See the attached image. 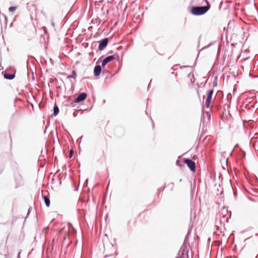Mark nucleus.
Masks as SVG:
<instances>
[{
    "label": "nucleus",
    "instance_id": "4468645a",
    "mask_svg": "<svg viewBox=\"0 0 258 258\" xmlns=\"http://www.w3.org/2000/svg\"><path fill=\"white\" fill-rule=\"evenodd\" d=\"M188 77L190 78V82L191 83H194L195 82V79L194 78V74L192 73H190L188 75Z\"/></svg>",
    "mask_w": 258,
    "mask_h": 258
},
{
    "label": "nucleus",
    "instance_id": "9b49d317",
    "mask_svg": "<svg viewBox=\"0 0 258 258\" xmlns=\"http://www.w3.org/2000/svg\"><path fill=\"white\" fill-rule=\"evenodd\" d=\"M59 111V109L58 107L56 105V104H55L54 105V107H53V115L56 116L58 114Z\"/></svg>",
    "mask_w": 258,
    "mask_h": 258
},
{
    "label": "nucleus",
    "instance_id": "f8f14e48",
    "mask_svg": "<svg viewBox=\"0 0 258 258\" xmlns=\"http://www.w3.org/2000/svg\"><path fill=\"white\" fill-rule=\"evenodd\" d=\"M44 200L45 204L46 206V207H49L50 204L49 198L47 196H44Z\"/></svg>",
    "mask_w": 258,
    "mask_h": 258
},
{
    "label": "nucleus",
    "instance_id": "1a4fd4ad",
    "mask_svg": "<svg viewBox=\"0 0 258 258\" xmlns=\"http://www.w3.org/2000/svg\"><path fill=\"white\" fill-rule=\"evenodd\" d=\"M230 215H231V212L230 213H228V211L227 208L223 207L220 212V215L221 216H229Z\"/></svg>",
    "mask_w": 258,
    "mask_h": 258
},
{
    "label": "nucleus",
    "instance_id": "9d476101",
    "mask_svg": "<svg viewBox=\"0 0 258 258\" xmlns=\"http://www.w3.org/2000/svg\"><path fill=\"white\" fill-rule=\"evenodd\" d=\"M4 77L7 80H12L15 78V74H8L5 73L4 75Z\"/></svg>",
    "mask_w": 258,
    "mask_h": 258
},
{
    "label": "nucleus",
    "instance_id": "b1692460",
    "mask_svg": "<svg viewBox=\"0 0 258 258\" xmlns=\"http://www.w3.org/2000/svg\"><path fill=\"white\" fill-rule=\"evenodd\" d=\"M3 169L0 170V174L2 172Z\"/></svg>",
    "mask_w": 258,
    "mask_h": 258
},
{
    "label": "nucleus",
    "instance_id": "aec40b11",
    "mask_svg": "<svg viewBox=\"0 0 258 258\" xmlns=\"http://www.w3.org/2000/svg\"><path fill=\"white\" fill-rule=\"evenodd\" d=\"M30 210H31V208H29V209H28V214H29V213L30 212Z\"/></svg>",
    "mask_w": 258,
    "mask_h": 258
},
{
    "label": "nucleus",
    "instance_id": "6ab92c4d",
    "mask_svg": "<svg viewBox=\"0 0 258 258\" xmlns=\"http://www.w3.org/2000/svg\"><path fill=\"white\" fill-rule=\"evenodd\" d=\"M21 251H20L19 253H18V256H17V258H20V254H21Z\"/></svg>",
    "mask_w": 258,
    "mask_h": 258
},
{
    "label": "nucleus",
    "instance_id": "bb28decb",
    "mask_svg": "<svg viewBox=\"0 0 258 258\" xmlns=\"http://www.w3.org/2000/svg\"><path fill=\"white\" fill-rule=\"evenodd\" d=\"M109 53H112V51H110L109 52Z\"/></svg>",
    "mask_w": 258,
    "mask_h": 258
},
{
    "label": "nucleus",
    "instance_id": "4be33fe9",
    "mask_svg": "<svg viewBox=\"0 0 258 258\" xmlns=\"http://www.w3.org/2000/svg\"><path fill=\"white\" fill-rule=\"evenodd\" d=\"M207 114L208 115L210 116V113L209 112H207Z\"/></svg>",
    "mask_w": 258,
    "mask_h": 258
},
{
    "label": "nucleus",
    "instance_id": "a211bd4d",
    "mask_svg": "<svg viewBox=\"0 0 258 258\" xmlns=\"http://www.w3.org/2000/svg\"><path fill=\"white\" fill-rule=\"evenodd\" d=\"M74 154V151L73 149H71L69 152V157L71 158L72 157Z\"/></svg>",
    "mask_w": 258,
    "mask_h": 258
},
{
    "label": "nucleus",
    "instance_id": "39448f33",
    "mask_svg": "<svg viewBox=\"0 0 258 258\" xmlns=\"http://www.w3.org/2000/svg\"><path fill=\"white\" fill-rule=\"evenodd\" d=\"M87 95L86 93L83 92L79 94L75 100V103H79L86 99Z\"/></svg>",
    "mask_w": 258,
    "mask_h": 258
},
{
    "label": "nucleus",
    "instance_id": "f03ea898",
    "mask_svg": "<svg viewBox=\"0 0 258 258\" xmlns=\"http://www.w3.org/2000/svg\"><path fill=\"white\" fill-rule=\"evenodd\" d=\"M191 231V227L189 228L188 232L185 237L184 243L180 247L179 251H178L177 256L175 258H188V250L187 247L185 244V242L187 240L189 235L190 234Z\"/></svg>",
    "mask_w": 258,
    "mask_h": 258
},
{
    "label": "nucleus",
    "instance_id": "7ed1b4c3",
    "mask_svg": "<svg viewBox=\"0 0 258 258\" xmlns=\"http://www.w3.org/2000/svg\"><path fill=\"white\" fill-rule=\"evenodd\" d=\"M184 163L186 164L187 167L192 172H195L196 170V163L195 162L188 158L184 159Z\"/></svg>",
    "mask_w": 258,
    "mask_h": 258
},
{
    "label": "nucleus",
    "instance_id": "20e7f679",
    "mask_svg": "<svg viewBox=\"0 0 258 258\" xmlns=\"http://www.w3.org/2000/svg\"><path fill=\"white\" fill-rule=\"evenodd\" d=\"M108 43V38H105L101 40L99 42V46H98V49L100 51L103 50L107 45V44Z\"/></svg>",
    "mask_w": 258,
    "mask_h": 258
},
{
    "label": "nucleus",
    "instance_id": "0eeeda50",
    "mask_svg": "<svg viewBox=\"0 0 258 258\" xmlns=\"http://www.w3.org/2000/svg\"><path fill=\"white\" fill-rule=\"evenodd\" d=\"M230 218V215L229 216H221L220 219V223L221 225L225 226V223L228 222L229 219Z\"/></svg>",
    "mask_w": 258,
    "mask_h": 258
},
{
    "label": "nucleus",
    "instance_id": "2eb2a0df",
    "mask_svg": "<svg viewBox=\"0 0 258 258\" xmlns=\"http://www.w3.org/2000/svg\"><path fill=\"white\" fill-rule=\"evenodd\" d=\"M214 90L213 89L210 90L207 93V98H209L212 99V97L213 94Z\"/></svg>",
    "mask_w": 258,
    "mask_h": 258
},
{
    "label": "nucleus",
    "instance_id": "f257e3e1",
    "mask_svg": "<svg viewBox=\"0 0 258 258\" xmlns=\"http://www.w3.org/2000/svg\"><path fill=\"white\" fill-rule=\"evenodd\" d=\"M207 6H194L190 10V13L194 16H201L206 14L210 8V6L208 1H206Z\"/></svg>",
    "mask_w": 258,
    "mask_h": 258
},
{
    "label": "nucleus",
    "instance_id": "412c9836",
    "mask_svg": "<svg viewBox=\"0 0 258 258\" xmlns=\"http://www.w3.org/2000/svg\"><path fill=\"white\" fill-rule=\"evenodd\" d=\"M8 256H9L8 254H5V256L6 258H8Z\"/></svg>",
    "mask_w": 258,
    "mask_h": 258
},
{
    "label": "nucleus",
    "instance_id": "dca6fc26",
    "mask_svg": "<svg viewBox=\"0 0 258 258\" xmlns=\"http://www.w3.org/2000/svg\"><path fill=\"white\" fill-rule=\"evenodd\" d=\"M211 99L209 98H207L205 102V105L207 108H209L210 107V105L211 102Z\"/></svg>",
    "mask_w": 258,
    "mask_h": 258
},
{
    "label": "nucleus",
    "instance_id": "6e6552de",
    "mask_svg": "<svg viewBox=\"0 0 258 258\" xmlns=\"http://www.w3.org/2000/svg\"><path fill=\"white\" fill-rule=\"evenodd\" d=\"M102 71L101 67L100 65H96L94 68V75L97 77L100 75Z\"/></svg>",
    "mask_w": 258,
    "mask_h": 258
},
{
    "label": "nucleus",
    "instance_id": "ddd939ff",
    "mask_svg": "<svg viewBox=\"0 0 258 258\" xmlns=\"http://www.w3.org/2000/svg\"><path fill=\"white\" fill-rule=\"evenodd\" d=\"M76 77H77V73L75 71L73 70V71H72L71 74L67 77V78L68 79L73 78V79H75L76 78Z\"/></svg>",
    "mask_w": 258,
    "mask_h": 258
},
{
    "label": "nucleus",
    "instance_id": "a878e982",
    "mask_svg": "<svg viewBox=\"0 0 258 258\" xmlns=\"http://www.w3.org/2000/svg\"><path fill=\"white\" fill-rule=\"evenodd\" d=\"M179 181H180V182H181V181H182V179H180L179 180Z\"/></svg>",
    "mask_w": 258,
    "mask_h": 258
},
{
    "label": "nucleus",
    "instance_id": "f3484780",
    "mask_svg": "<svg viewBox=\"0 0 258 258\" xmlns=\"http://www.w3.org/2000/svg\"><path fill=\"white\" fill-rule=\"evenodd\" d=\"M16 9L17 8L16 7H11L9 8V11L10 13H13Z\"/></svg>",
    "mask_w": 258,
    "mask_h": 258
},
{
    "label": "nucleus",
    "instance_id": "5701e85b",
    "mask_svg": "<svg viewBox=\"0 0 258 258\" xmlns=\"http://www.w3.org/2000/svg\"><path fill=\"white\" fill-rule=\"evenodd\" d=\"M217 82H216L215 84H214V86H217Z\"/></svg>",
    "mask_w": 258,
    "mask_h": 258
},
{
    "label": "nucleus",
    "instance_id": "423d86ee",
    "mask_svg": "<svg viewBox=\"0 0 258 258\" xmlns=\"http://www.w3.org/2000/svg\"><path fill=\"white\" fill-rule=\"evenodd\" d=\"M115 57L114 55H109L105 57L102 61V66L104 67L107 63L114 60Z\"/></svg>",
    "mask_w": 258,
    "mask_h": 258
},
{
    "label": "nucleus",
    "instance_id": "393cba45",
    "mask_svg": "<svg viewBox=\"0 0 258 258\" xmlns=\"http://www.w3.org/2000/svg\"><path fill=\"white\" fill-rule=\"evenodd\" d=\"M52 26H54V23H53V22H52Z\"/></svg>",
    "mask_w": 258,
    "mask_h": 258
}]
</instances>
